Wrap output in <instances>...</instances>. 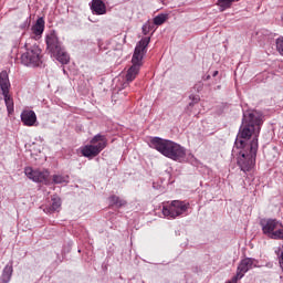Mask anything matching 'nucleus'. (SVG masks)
<instances>
[{"mask_svg":"<svg viewBox=\"0 0 283 283\" xmlns=\"http://www.w3.org/2000/svg\"><path fill=\"white\" fill-rule=\"evenodd\" d=\"M187 211H189V202L187 201L174 200L169 205L163 207V216L172 218V220L179 216H184Z\"/></svg>","mask_w":283,"mask_h":283,"instance_id":"0eeeda50","label":"nucleus"},{"mask_svg":"<svg viewBox=\"0 0 283 283\" xmlns=\"http://www.w3.org/2000/svg\"><path fill=\"white\" fill-rule=\"evenodd\" d=\"M33 42L34 39L32 38L25 42V52H23L21 55V63L27 67H40V65H43V50H41V46Z\"/></svg>","mask_w":283,"mask_h":283,"instance_id":"20e7f679","label":"nucleus"},{"mask_svg":"<svg viewBox=\"0 0 283 283\" xmlns=\"http://www.w3.org/2000/svg\"><path fill=\"white\" fill-rule=\"evenodd\" d=\"M169 19V17L165 13H160L157 17L154 18L155 25H163Z\"/></svg>","mask_w":283,"mask_h":283,"instance_id":"4be33fe9","label":"nucleus"},{"mask_svg":"<svg viewBox=\"0 0 283 283\" xmlns=\"http://www.w3.org/2000/svg\"><path fill=\"white\" fill-rule=\"evenodd\" d=\"M24 174L27 177H29L30 180H33V182H43L44 185H48V178H50V171L48 170H39V169H32V167H27L24 169Z\"/></svg>","mask_w":283,"mask_h":283,"instance_id":"9d476101","label":"nucleus"},{"mask_svg":"<svg viewBox=\"0 0 283 283\" xmlns=\"http://www.w3.org/2000/svg\"><path fill=\"white\" fill-rule=\"evenodd\" d=\"M261 227L264 235H268L273 240V233H275V231H277V229L282 227V222L275 219H268L261 221Z\"/></svg>","mask_w":283,"mask_h":283,"instance_id":"9b49d317","label":"nucleus"},{"mask_svg":"<svg viewBox=\"0 0 283 283\" xmlns=\"http://www.w3.org/2000/svg\"><path fill=\"white\" fill-rule=\"evenodd\" d=\"M139 72H140L139 66L132 65L126 73V83H132L133 81H135Z\"/></svg>","mask_w":283,"mask_h":283,"instance_id":"6ab92c4d","label":"nucleus"},{"mask_svg":"<svg viewBox=\"0 0 283 283\" xmlns=\"http://www.w3.org/2000/svg\"><path fill=\"white\" fill-rule=\"evenodd\" d=\"M108 202H109L111 207H117V209H120L122 207H127V200L120 199V197H118L116 195H112L108 198Z\"/></svg>","mask_w":283,"mask_h":283,"instance_id":"a211bd4d","label":"nucleus"},{"mask_svg":"<svg viewBox=\"0 0 283 283\" xmlns=\"http://www.w3.org/2000/svg\"><path fill=\"white\" fill-rule=\"evenodd\" d=\"M272 240H283V224L279 226V229L272 233Z\"/></svg>","mask_w":283,"mask_h":283,"instance_id":"5701e85b","label":"nucleus"},{"mask_svg":"<svg viewBox=\"0 0 283 283\" xmlns=\"http://www.w3.org/2000/svg\"><path fill=\"white\" fill-rule=\"evenodd\" d=\"M30 27V22L25 21L23 24L20 25L21 30H25V28Z\"/></svg>","mask_w":283,"mask_h":283,"instance_id":"a878e982","label":"nucleus"},{"mask_svg":"<svg viewBox=\"0 0 283 283\" xmlns=\"http://www.w3.org/2000/svg\"><path fill=\"white\" fill-rule=\"evenodd\" d=\"M226 283H232L231 281H228V282H226Z\"/></svg>","mask_w":283,"mask_h":283,"instance_id":"c756f323","label":"nucleus"},{"mask_svg":"<svg viewBox=\"0 0 283 283\" xmlns=\"http://www.w3.org/2000/svg\"><path fill=\"white\" fill-rule=\"evenodd\" d=\"M90 143L91 145H86L82 148V156L85 158H96V156L107 147V137L105 135L97 134Z\"/></svg>","mask_w":283,"mask_h":283,"instance_id":"423d86ee","label":"nucleus"},{"mask_svg":"<svg viewBox=\"0 0 283 283\" xmlns=\"http://www.w3.org/2000/svg\"><path fill=\"white\" fill-rule=\"evenodd\" d=\"M190 98H191L192 101H195V103H198V102L200 101L199 97H196V96H193V95H190Z\"/></svg>","mask_w":283,"mask_h":283,"instance_id":"bb28decb","label":"nucleus"},{"mask_svg":"<svg viewBox=\"0 0 283 283\" xmlns=\"http://www.w3.org/2000/svg\"><path fill=\"white\" fill-rule=\"evenodd\" d=\"M0 90L4 96L8 114H14V99H12V96L10 95V78L6 71L0 73Z\"/></svg>","mask_w":283,"mask_h":283,"instance_id":"6e6552de","label":"nucleus"},{"mask_svg":"<svg viewBox=\"0 0 283 283\" xmlns=\"http://www.w3.org/2000/svg\"><path fill=\"white\" fill-rule=\"evenodd\" d=\"M262 123H264L262 113L252 111L243 114L242 123L239 128L234 147L237 149H247L250 143H253L260 137V130L262 129Z\"/></svg>","mask_w":283,"mask_h":283,"instance_id":"f257e3e1","label":"nucleus"},{"mask_svg":"<svg viewBox=\"0 0 283 283\" xmlns=\"http://www.w3.org/2000/svg\"><path fill=\"white\" fill-rule=\"evenodd\" d=\"M31 30L35 36H41L45 31V20L43 18H39Z\"/></svg>","mask_w":283,"mask_h":283,"instance_id":"2eb2a0df","label":"nucleus"},{"mask_svg":"<svg viewBox=\"0 0 283 283\" xmlns=\"http://www.w3.org/2000/svg\"><path fill=\"white\" fill-rule=\"evenodd\" d=\"M54 185H63V182H70V176L65 175H53Z\"/></svg>","mask_w":283,"mask_h":283,"instance_id":"412c9836","label":"nucleus"},{"mask_svg":"<svg viewBox=\"0 0 283 283\" xmlns=\"http://www.w3.org/2000/svg\"><path fill=\"white\" fill-rule=\"evenodd\" d=\"M253 266H255V259L245 258L239 263L237 272H239L244 277L245 273H249Z\"/></svg>","mask_w":283,"mask_h":283,"instance_id":"ddd939ff","label":"nucleus"},{"mask_svg":"<svg viewBox=\"0 0 283 283\" xmlns=\"http://www.w3.org/2000/svg\"><path fill=\"white\" fill-rule=\"evenodd\" d=\"M242 277H244V276L241 275L239 272H237V274L230 280V282L238 283V280H242Z\"/></svg>","mask_w":283,"mask_h":283,"instance_id":"393cba45","label":"nucleus"},{"mask_svg":"<svg viewBox=\"0 0 283 283\" xmlns=\"http://www.w3.org/2000/svg\"><path fill=\"white\" fill-rule=\"evenodd\" d=\"M91 9L95 12V14H105L107 12V8L105 7V2H103V0H93Z\"/></svg>","mask_w":283,"mask_h":283,"instance_id":"dca6fc26","label":"nucleus"},{"mask_svg":"<svg viewBox=\"0 0 283 283\" xmlns=\"http://www.w3.org/2000/svg\"><path fill=\"white\" fill-rule=\"evenodd\" d=\"M237 165L243 174L251 171L255 167V158H258V142L250 143L248 147L241 148Z\"/></svg>","mask_w":283,"mask_h":283,"instance_id":"39448f33","label":"nucleus"},{"mask_svg":"<svg viewBox=\"0 0 283 283\" xmlns=\"http://www.w3.org/2000/svg\"><path fill=\"white\" fill-rule=\"evenodd\" d=\"M211 78V75L206 76V81H209Z\"/></svg>","mask_w":283,"mask_h":283,"instance_id":"c85d7f7f","label":"nucleus"},{"mask_svg":"<svg viewBox=\"0 0 283 283\" xmlns=\"http://www.w3.org/2000/svg\"><path fill=\"white\" fill-rule=\"evenodd\" d=\"M20 118L25 127H34V125H36V113H34V111H22Z\"/></svg>","mask_w":283,"mask_h":283,"instance_id":"f8f14e48","label":"nucleus"},{"mask_svg":"<svg viewBox=\"0 0 283 283\" xmlns=\"http://www.w3.org/2000/svg\"><path fill=\"white\" fill-rule=\"evenodd\" d=\"M276 50L283 54V36L276 39Z\"/></svg>","mask_w":283,"mask_h":283,"instance_id":"b1692460","label":"nucleus"},{"mask_svg":"<svg viewBox=\"0 0 283 283\" xmlns=\"http://www.w3.org/2000/svg\"><path fill=\"white\" fill-rule=\"evenodd\" d=\"M149 38H143L136 45L132 63L135 67H143V59L147 54V45H149Z\"/></svg>","mask_w":283,"mask_h":283,"instance_id":"1a4fd4ad","label":"nucleus"},{"mask_svg":"<svg viewBox=\"0 0 283 283\" xmlns=\"http://www.w3.org/2000/svg\"><path fill=\"white\" fill-rule=\"evenodd\" d=\"M150 143L154 149L159 151V154L166 158H170V160H178L180 163V160H184L185 156H187V150L185 147L172 140L155 137Z\"/></svg>","mask_w":283,"mask_h":283,"instance_id":"f03ea898","label":"nucleus"},{"mask_svg":"<svg viewBox=\"0 0 283 283\" xmlns=\"http://www.w3.org/2000/svg\"><path fill=\"white\" fill-rule=\"evenodd\" d=\"M12 263L7 264L2 271V275L0 276V283H10V280H12V273H13Z\"/></svg>","mask_w":283,"mask_h":283,"instance_id":"f3484780","label":"nucleus"},{"mask_svg":"<svg viewBox=\"0 0 283 283\" xmlns=\"http://www.w3.org/2000/svg\"><path fill=\"white\" fill-rule=\"evenodd\" d=\"M235 1L240 0H218L217 6H219L221 12H224V10L231 8L232 3H235Z\"/></svg>","mask_w":283,"mask_h":283,"instance_id":"aec40b11","label":"nucleus"},{"mask_svg":"<svg viewBox=\"0 0 283 283\" xmlns=\"http://www.w3.org/2000/svg\"><path fill=\"white\" fill-rule=\"evenodd\" d=\"M61 199L57 196H53L51 199V205L49 206H41L44 213H55V211H61Z\"/></svg>","mask_w":283,"mask_h":283,"instance_id":"4468645a","label":"nucleus"},{"mask_svg":"<svg viewBox=\"0 0 283 283\" xmlns=\"http://www.w3.org/2000/svg\"><path fill=\"white\" fill-rule=\"evenodd\" d=\"M218 75V71H214L212 76L216 77Z\"/></svg>","mask_w":283,"mask_h":283,"instance_id":"cd10ccee","label":"nucleus"},{"mask_svg":"<svg viewBox=\"0 0 283 283\" xmlns=\"http://www.w3.org/2000/svg\"><path fill=\"white\" fill-rule=\"evenodd\" d=\"M45 44L48 52L51 53L53 59H56L59 63L62 65H67L70 63V54L65 51V46H63V42L59 40V35L56 31L52 30L45 35Z\"/></svg>","mask_w":283,"mask_h":283,"instance_id":"7ed1b4c3","label":"nucleus"}]
</instances>
